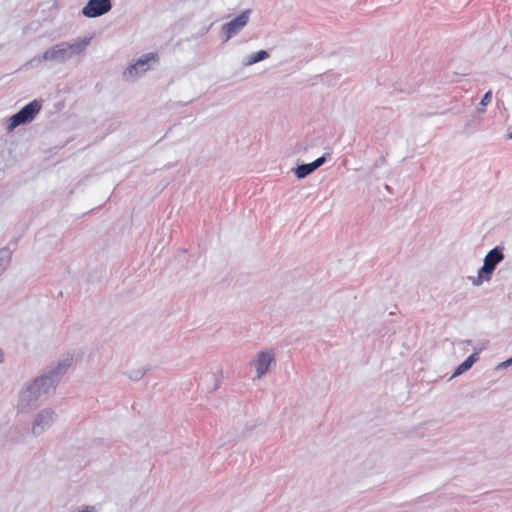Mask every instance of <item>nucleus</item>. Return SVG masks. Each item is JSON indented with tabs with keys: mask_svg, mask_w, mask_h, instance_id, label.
Here are the masks:
<instances>
[{
	"mask_svg": "<svg viewBox=\"0 0 512 512\" xmlns=\"http://www.w3.org/2000/svg\"><path fill=\"white\" fill-rule=\"evenodd\" d=\"M71 364L72 358L62 359L51 365L44 374L27 384L19 395V409L22 412H28L35 408L42 395H46L56 388Z\"/></svg>",
	"mask_w": 512,
	"mask_h": 512,
	"instance_id": "nucleus-1",
	"label": "nucleus"
},
{
	"mask_svg": "<svg viewBox=\"0 0 512 512\" xmlns=\"http://www.w3.org/2000/svg\"><path fill=\"white\" fill-rule=\"evenodd\" d=\"M91 38H78L72 42L62 41L46 49L42 58L49 63L64 64L81 55L89 46Z\"/></svg>",
	"mask_w": 512,
	"mask_h": 512,
	"instance_id": "nucleus-2",
	"label": "nucleus"
},
{
	"mask_svg": "<svg viewBox=\"0 0 512 512\" xmlns=\"http://www.w3.org/2000/svg\"><path fill=\"white\" fill-rule=\"evenodd\" d=\"M504 259L503 248L496 246L491 249L484 257L483 266L478 270L477 278L473 279V285L479 286L484 280L489 281L491 274L495 271L497 265Z\"/></svg>",
	"mask_w": 512,
	"mask_h": 512,
	"instance_id": "nucleus-3",
	"label": "nucleus"
},
{
	"mask_svg": "<svg viewBox=\"0 0 512 512\" xmlns=\"http://www.w3.org/2000/svg\"><path fill=\"white\" fill-rule=\"evenodd\" d=\"M159 55L155 52H150L139 57L134 63H131L123 72V77L126 80H135L142 76L150 69V63H158Z\"/></svg>",
	"mask_w": 512,
	"mask_h": 512,
	"instance_id": "nucleus-4",
	"label": "nucleus"
},
{
	"mask_svg": "<svg viewBox=\"0 0 512 512\" xmlns=\"http://www.w3.org/2000/svg\"><path fill=\"white\" fill-rule=\"evenodd\" d=\"M56 417L57 415L52 408H44L40 410L33 418L31 433L34 436L43 434L54 424Z\"/></svg>",
	"mask_w": 512,
	"mask_h": 512,
	"instance_id": "nucleus-5",
	"label": "nucleus"
},
{
	"mask_svg": "<svg viewBox=\"0 0 512 512\" xmlns=\"http://www.w3.org/2000/svg\"><path fill=\"white\" fill-rule=\"evenodd\" d=\"M250 14L251 10L247 9L243 11L240 15H238L237 17H235L234 19L225 23L222 26L224 42H227L228 40H230L231 38L235 37L240 33V31L247 25Z\"/></svg>",
	"mask_w": 512,
	"mask_h": 512,
	"instance_id": "nucleus-6",
	"label": "nucleus"
},
{
	"mask_svg": "<svg viewBox=\"0 0 512 512\" xmlns=\"http://www.w3.org/2000/svg\"><path fill=\"white\" fill-rule=\"evenodd\" d=\"M111 8V0H89L82 8V14L87 18H97L108 13Z\"/></svg>",
	"mask_w": 512,
	"mask_h": 512,
	"instance_id": "nucleus-7",
	"label": "nucleus"
},
{
	"mask_svg": "<svg viewBox=\"0 0 512 512\" xmlns=\"http://www.w3.org/2000/svg\"><path fill=\"white\" fill-rule=\"evenodd\" d=\"M275 362L274 353L272 350L260 351L254 361L257 378L261 379L267 374L272 363Z\"/></svg>",
	"mask_w": 512,
	"mask_h": 512,
	"instance_id": "nucleus-8",
	"label": "nucleus"
},
{
	"mask_svg": "<svg viewBox=\"0 0 512 512\" xmlns=\"http://www.w3.org/2000/svg\"><path fill=\"white\" fill-rule=\"evenodd\" d=\"M41 110V103L37 100H33L22 107L18 112V116L23 120L25 124L30 123L34 120L36 115Z\"/></svg>",
	"mask_w": 512,
	"mask_h": 512,
	"instance_id": "nucleus-9",
	"label": "nucleus"
},
{
	"mask_svg": "<svg viewBox=\"0 0 512 512\" xmlns=\"http://www.w3.org/2000/svg\"><path fill=\"white\" fill-rule=\"evenodd\" d=\"M480 352L481 349H475V351L454 370L452 378L469 370L473 364L478 361Z\"/></svg>",
	"mask_w": 512,
	"mask_h": 512,
	"instance_id": "nucleus-10",
	"label": "nucleus"
},
{
	"mask_svg": "<svg viewBox=\"0 0 512 512\" xmlns=\"http://www.w3.org/2000/svg\"><path fill=\"white\" fill-rule=\"evenodd\" d=\"M268 57H269V53L266 50H259L255 53L247 56L245 61L243 62V64L245 66H250V65H253L260 61H263V60L267 59Z\"/></svg>",
	"mask_w": 512,
	"mask_h": 512,
	"instance_id": "nucleus-11",
	"label": "nucleus"
},
{
	"mask_svg": "<svg viewBox=\"0 0 512 512\" xmlns=\"http://www.w3.org/2000/svg\"><path fill=\"white\" fill-rule=\"evenodd\" d=\"M12 252L9 248L0 249V274L5 272L11 262Z\"/></svg>",
	"mask_w": 512,
	"mask_h": 512,
	"instance_id": "nucleus-12",
	"label": "nucleus"
},
{
	"mask_svg": "<svg viewBox=\"0 0 512 512\" xmlns=\"http://www.w3.org/2000/svg\"><path fill=\"white\" fill-rule=\"evenodd\" d=\"M315 170L311 163L298 165L294 172L298 179H303L313 173Z\"/></svg>",
	"mask_w": 512,
	"mask_h": 512,
	"instance_id": "nucleus-13",
	"label": "nucleus"
},
{
	"mask_svg": "<svg viewBox=\"0 0 512 512\" xmlns=\"http://www.w3.org/2000/svg\"><path fill=\"white\" fill-rule=\"evenodd\" d=\"M25 124L23 122V120H21V118L18 116L17 113H15L14 115H12L9 120H8V124H7V131L8 132H12L14 129H16L18 126L20 125H23Z\"/></svg>",
	"mask_w": 512,
	"mask_h": 512,
	"instance_id": "nucleus-14",
	"label": "nucleus"
},
{
	"mask_svg": "<svg viewBox=\"0 0 512 512\" xmlns=\"http://www.w3.org/2000/svg\"><path fill=\"white\" fill-rule=\"evenodd\" d=\"M491 100H492V91L489 90L488 92H486L484 94V96L482 97L480 103H479V106L477 107V112L478 113H483L485 112V107L491 103Z\"/></svg>",
	"mask_w": 512,
	"mask_h": 512,
	"instance_id": "nucleus-15",
	"label": "nucleus"
},
{
	"mask_svg": "<svg viewBox=\"0 0 512 512\" xmlns=\"http://www.w3.org/2000/svg\"><path fill=\"white\" fill-rule=\"evenodd\" d=\"M43 62L47 61L42 58V55H36L33 58H31L28 62H26L24 67L27 69L36 68L39 67Z\"/></svg>",
	"mask_w": 512,
	"mask_h": 512,
	"instance_id": "nucleus-16",
	"label": "nucleus"
},
{
	"mask_svg": "<svg viewBox=\"0 0 512 512\" xmlns=\"http://www.w3.org/2000/svg\"><path fill=\"white\" fill-rule=\"evenodd\" d=\"M147 372V369L145 368H139V369H135V370H132L130 373H129V378L133 381H139L141 380L144 375L146 374Z\"/></svg>",
	"mask_w": 512,
	"mask_h": 512,
	"instance_id": "nucleus-17",
	"label": "nucleus"
},
{
	"mask_svg": "<svg viewBox=\"0 0 512 512\" xmlns=\"http://www.w3.org/2000/svg\"><path fill=\"white\" fill-rule=\"evenodd\" d=\"M327 156H329V154H324L323 156H321V157L317 158L316 160H314L313 162H311L314 170L318 169L326 162Z\"/></svg>",
	"mask_w": 512,
	"mask_h": 512,
	"instance_id": "nucleus-18",
	"label": "nucleus"
},
{
	"mask_svg": "<svg viewBox=\"0 0 512 512\" xmlns=\"http://www.w3.org/2000/svg\"><path fill=\"white\" fill-rule=\"evenodd\" d=\"M511 365H512V357H511V358H509V359H507V360H505V361H503V362H501V363L497 366V369H505V368H507V367H509V366H511Z\"/></svg>",
	"mask_w": 512,
	"mask_h": 512,
	"instance_id": "nucleus-19",
	"label": "nucleus"
},
{
	"mask_svg": "<svg viewBox=\"0 0 512 512\" xmlns=\"http://www.w3.org/2000/svg\"><path fill=\"white\" fill-rule=\"evenodd\" d=\"M3 360H4V355H3L2 350L0 349V363H2Z\"/></svg>",
	"mask_w": 512,
	"mask_h": 512,
	"instance_id": "nucleus-20",
	"label": "nucleus"
},
{
	"mask_svg": "<svg viewBox=\"0 0 512 512\" xmlns=\"http://www.w3.org/2000/svg\"><path fill=\"white\" fill-rule=\"evenodd\" d=\"M385 189H386L388 192H390V193L392 192V190H391V188H390V186H389V185H386V186H385Z\"/></svg>",
	"mask_w": 512,
	"mask_h": 512,
	"instance_id": "nucleus-21",
	"label": "nucleus"
},
{
	"mask_svg": "<svg viewBox=\"0 0 512 512\" xmlns=\"http://www.w3.org/2000/svg\"><path fill=\"white\" fill-rule=\"evenodd\" d=\"M509 139H512V132L508 135Z\"/></svg>",
	"mask_w": 512,
	"mask_h": 512,
	"instance_id": "nucleus-22",
	"label": "nucleus"
}]
</instances>
